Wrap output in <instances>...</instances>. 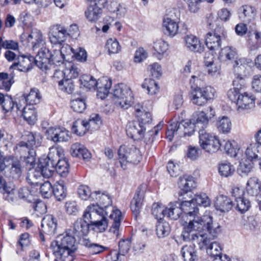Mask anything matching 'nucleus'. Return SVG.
I'll return each mask as SVG.
<instances>
[{
    "mask_svg": "<svg viewBox=\"0 0 261 261\" xmlns=\"http://www.w3.org/2000/svg\"><path fill=\"white\" fill-rule=\"evenodd\" d=\"M73 156L82 158L88 161L91 158V153L83 145L76 143L72 145L70 149Z\"/></svg>",
    "mask_w": 261,
    "mask_h": 261,
    "instance_id": "obj_27",
    "label": "nucleus"
},
{
    "mask_svg": "<svg viewBox=\"0 0 261 261\" xmlns=\"http://www.w3.org/2000/svg\"><path fill=\"white\" fill-rule=\"evenodd\" d=\"M102 9L91 4L89 6L85 14L86 18L90 21H96L100 16Z\"/></svg>",
    "mask_w": 261,
    "mask_h": 261,
    "instance_id": "obj_41",
    "label": "nucleus"
},
{
    "mask_svg": "<svg viewBox=\"0 0 261 261\" xmlns=\"http://www.w3.org/2000/svg\"><path fill=\"white\" fill-rule=\"evenodd\" d=\"M112 200L111 197L108 194L102 193L100 197L98 205L100 207H103L105 210L108 211V210L112 212L113 213V210H116L111 206Z\"/></svg>",
    "mask_w": 261,
    "mask_h": 261,
    "instance_id": "obj_54",
    "label": "nucleus"
},
{
    "mask_svg": "<svg viewBox=\"0 0 261 261\" xmlns=\"http://www.w3.org/2000/svg\"><path fill=\"white\" fill-rule=\"evenodd\" d=\"M217 235L213 237L212 234H208L197 244L200 249H205L207 254L217 259V256H219L221 254V247L220 244L214 240L216 238Z\"/></svg>",
    "mask_w": 261,
    "mask_h": 261,
    "instance_id": "obj_11",
    "label": "nucleus"
},
{
    "mask_svg": "<svg viewBox=\"0 0 261 261\" xmlns=\"http://www.w3.org/2000/svg\"><path fill=\"white\" fill-rule=\"evenodd\" d=\"M131 246V239L127 238L123 239L119 242V252L117 254V260L115 261H119L121 255L124 256L128 253Z\"/></svg>",
    "mask_w": 261,
    "mask_h": 261,
    "instance_id": "obj_48",
    "label": "nucleus"
},
{
    "mask_svg": "<svg viewBox=\"0 0 261 261\" xmlns=\"http://www.w3.org/2000/svg\"><path fill=\"white\" fill-rule=\"evenodd\" d=\"M214 204L216 208L222 212H228L233 205L230 198L223 195H220L216 197Z\"/></svg>",
    "mask_w": 261,
    "mask_h": 261,
    "instance_id": "obj_26",
    "label": "nucleus"
},
{
    "mask_svg": "<svg viewBox=\"0 0 261 261\" xmlns=\"http://www.w3.org/2000/svg\"><path fill=\"white\" fill-rule=\"evenodd\" d=\"M193 217L194 219L184 228L182 236L185 241L197 244L206 235L212 234L215 237L220 232V225L213 223L212 217L204 215L201 217L197 216Z\"/></svg>",
    "mask_w": 261,
    "mask_h": 261,
    "instance_id": "obj_1",
    "label": "nucleus"
},
{
    "mask_svg": "<svg viewBox=\"0 0 261 261\" xmlns=\"http://www.w3.org/2000/svg\"><path fill=\"white\" fill-rule=\"evenodd\" d=\"M190 98L192 102L198 106H203L206 103L200 88H196L190 93Z\"/></svg>",
    "mask_w": 261,
    "mask_h": 261,
    "instance_id": "obj_43",
    "label": "nucleus"
},
{
    "mask_svg": "<svg viewBox=\"0 0 261 261\" xmlns=\"http://www.w3.org/2000/svg\"><path fill=\"white\" fill-rule=\"evenodd\" d=\"M68 35L66 30L60 25L52 26L49 32L50 42L54 44H61Z\"/></svg>",
    "mask_w": 261,
    "mask_h": 261,
    "instance_id": "obj_16",
    "label": "nucleus"
},
{
    "mask_svg": "<svg viewBox=\"0 0 261 261\" xmlns=\"http://www.w3.org/2000/svg\"><path fill=\"white\" fill-rule=\"evenodd\" d=\"M170 227L168 222H159L156 225V232L159 238H164L169 235Z\"/></svg>",
    "mask_w": 261,
    "mask_h": 261,
    "instance_id": "obj_57",
    "label": "nucleus"
},
{
    "mask_svg": "<svg viewBox=\"0 0 261 261\" xmlns=\"http://www.w3.org/2000/svg\"><path fill=\"white\" fill-rule=\"evenodd\" d=\"M106 47L110 54H117L121 50V46L116 38H110L107 40Z\"/></svg>",
    "mask_w": 261,
    "mask_h": 261,
    "instance_id": "obj_63",
    "label": "nucleus"
},
{
    "mask_svg": "<svg viewBox=\"0 0 261 261\" xmlns=\"http://www.w3.org/2000/svg\"><path fill=\"white\" fill-rule=\"evenodd\" d=\"M64 70L65 77L71 80L77 77L80 74V70L78 66L72 63L66 64Z\"/></svg>",
    "mask_w": 261,
    "mask_h": 261,
    "instance_id": "obj_49",
    "label": "nucleus"
},
{
    "mask_svg": "<svg viewBox=\"0 0 261 261\" xmlns=\"http://www.w3.org/2000/svg\"><path fill=\"white\" fill-rule=\"evenodd\" d=\"M255 163L250 162L247 159L244 161L242 160L237 169L238 173L241 176L248 175V174L250 172L251 169L253 167V165Z\"/></svg>",
    "mask_w": 261,
    "mask_h": 261,
    "instance_id": "obj_50",
    "label": "nucleus"
},
{
    "mask_svg": "<svg viewBox=\"0 0 261 261\" xmlns=\"http://www.w3.org/2000/svg\"><path fill=\"white\" fill-rule=\"evenodd\" d=\"M47 138L55 143L68 141L69 132L64 127H50L47 130Z\"/></svg>",
    "mask_w": 261,
    "mask_h": 261,
    "instance_id": "obj_15",
    "label": "nucleus"
},
{
    "mask_svg": "<svg viewBox=\"0 0 261 261\" xmlns=\"http://www.w3.org/2000/svg\"><path fill=\"white\" fill-rule=\"evenodd\" d=\"M118 154L121 167L124 170L127 168L126 166L128 163L137 164L141 159L140 150L135 147L130 148L122 145L118 150Z\"/></svg>",
    "mask_w": 261,
    "mask_h": 261,
    "instance_id": "obj_7",
    "label": "nucleus"
},
{
    "mask_svg": "<svg viewBox=\"0 0 261 261\" xmlns=\"http://www.w3.org/2000/svg\"><path fill=\"white\" fill-rule=\"evenodd\" d=\"M1 193L3 198L8 202L13 201L14 198L15 186L10 181H6L1 178Z\"/></svg>",
    "mask_w": 261,
    "mask_h": 261,
    "instance_id": "obj_24",
    "label": "nucleus"
},
{
    "mask_svg": "<svg viewBox=\"0 0 261 261\" xmlns=\"http://www.w3.org/2000/svg\"><path fill=\"white\" fill-rule=\"evenodd\" d=\"M21 114L24 119L30 125H34L37 120V113L33 106L23 108V111Z\"/></svg>",
    "mask_w": 261,
    "mask_h": 261,
    "instance_id": "obj_35",
    "label": "nucleus"
},
{
    "mask_svg": "<svg viewBox=\"0 0 261 261\" xmlns=\"http://www.w3.org/2000/svg\"><path fill=\"white\" fill-rule=\"evenodd\" d=\"M28 40L32 44L33 50L40 48L44 44L41 32L38 30H34L28 37Z\"/></svg>",
    "mask_w": 261,
    "mask_h": 261,
    "instance_id": "obj_29",
    "label": "nucleus"
},
{
    "mask_svg": "<svg viewBox=\"0 0 261 261\" xmlns=\"http://www.w3.org/2000/svg\"><path fill=\"white\" fill-rule=\"evenodd\" d=\"M15 149V153L19 154L20 159H23L25 163L30 166V169L33 167L36 160L35 149L20 141L16 144Z\"/></svg>",
    "mask_w": 261,
    "mask_h": 261,
    "instance_id": "obj_12",
    "label": "nucleus"
},
{
    "mask_svg": "<svg viewBox=\"0 0 261 261\" xmlns=\"http://www.w3.org/2000/svg\"><path fill=\"white\" fill-rule=\"evenodd\" d=\"M249 36L251 49L255 50L259 48L261 46V33L257 30H249Z\"/></svg>",
    "mask_w": 261,
    "mask_h": 261,
    "instance_id": "obj_44",
    "label": "nucleus"
},
{
    "mask_svg": "<svg viewBox=\"0 0 261 261\" xmlns=\"http://www.w3.org/2000/svg\"><path fill=\"white\" fill-rule=\"evenodd\" d=\"M163 27L165 29V34L173 37L177 34L178 31V23L170 18L166 17L163 21Z\"/></svg>",
    "mask_w": 261,
    "mask_h": 261,
    "instance_id": "obj_34",
    "label": "nucleus"
},
{
    "mask_svg": "<svg viewBox=\"0 0 261 261\" xmlns=\"http://www.w3.org/2000/svg\"><path fill=\"white\" fill-rule=\"evenodd\" d=\"M199 138L201 147L210 153L218 151L222 145L217 137L207 133L204 129L199 131Z\"/></svg>",
    "mask_w": 261,
    "mask_h": 261,
    "instance_id": "obj_8",
    "label": "nucleus"
},
{
    "mask_svg": "<svg viewBox=\"0 0 261 261\" xmlns=\"http://www.w3.org/2000/svg\"><path fill=\"white\" fill-rule=\"evenodd\" d=\"M79 81L81 85L88 89L95 88L97 84L96 80L93 76L87 74L81 76Z\"/></svg>",
    "mask_w": 261,
    "mask_h": 261,
    "instance_id": "obj_55",
    "label": "nucleus"
},
{
    "mask_svg": "<svg viewBox=\"0 0 261 261\" xmlns=\"http://www.w3.org/2000/svg\"><path fill=\"white\" fill-rule=\"evenodd\" d=\"M137 117L138 118V122L139 124L146 129L147 127L148 126L149 124L152 121L151 115L149 112H143L141 114L138 113L137 114Z\"/></svg>",
    "mask_w": 261,
    "mask_h": 261,
    "instance_id": "obj_53",
    "label": "nucleus"
},
{
    "mask_svg": "<svg viewBox=\"0 0 261 261\" xmlns=\"http://www.w3.org/2000/svg\"><path fill=\"white\" fill-rule=\"evenodd\" d=\"M71 107L73 110L77 113H83L86 108L85 99L84 98H77L71 101Z\"/></svg>",
    "mask_w": 261,
    "mask_h": 261,
    "instance_id": "obj_60",
    "label": "nucleus"
},
{
    "mask_svg": "<svg viewBox=\"0 0 261 261\" xmlns=\"http://www.w3.org/2000/svg\"><path fill=\"white\" fill-rule=\"evenodd\" d=\"M145 128L142 127L137 121L129 122L126 125V132L127 135L134 139L143 138Z\"/></svg>",
    "mask_w": 261,
    "mask_h": 261,
    "instance_id": "obj_22",
    "label": "nucleus"
},
{
    "mask_svg": "<svg viewBox=\"0 0 261 261\" xmlns=\"http://www.w3.org/2000/svg\"><path fill=\"white\" fill-rule=\"evenodd\" d=\"M110 218L113 221L109 233L114 239H117L120 233V226L122 219L121 211L118 209L113 210V213L110 214Z\"/></svg>",
    "mask_w": 261,
    "mask_h": 261,
    "instance_id": "obj_17",
    "label": "nucleus"
},
{
    "mask_svg": "<svg viewBox=\"0 0 261 261\" xmlns=\"http://www.w3.org/2000/svg\"><path fill=\"white\" fill-rule=\"evenodd\" d=\"M236 105L239 112L253 109L255 107V97L251 94L244 92L241 94Z\"/></svg>",
    "mask_w": 261,
    "mask_h": 261,
    "instance_id": "obj_21",
    "label": "nucleus"
},
{
    "mask_svg": "<svg viewBox=\"0 0 261 261\" xmlns=\"http://www.w3.org/2000/svg\"><path fill=\"white\" fill-rule=\"evenodd\" d=\"M57 200L61 201L65 199L67 195V188L64 182L60 180L57 182L53 188V192Z\"/></svg>",
    "mask_w": 261,
    "mask_h": 261,
    "instance_id": "obj_37",
    "label": "nucleus"
},
{
    "mask_svg": "<svg viewBox=\"0 0 261 261\" xmlns=\"http://www.w3.org/2000/svg\"><path fill=\"white\" fill-rule=\"evenodd\" d=\"M260 185L258 183V179L256 177L250 178L246 186V191L248 195L251 196H257L259 193Z\"/></svg>",
    "mask_w": 261,
    "mask_h": 261,
    "instance_id": "obj_42",
    "label": "nucleus"
},
{
    "mask_svg": "<svg viewBox=\"0 0 261 261\" xmlns=\"http://www.w3.org/2000/svg\"><path fill=\"white\" fill-rule=\"evenodd\" d=\"M142 87L143 89H146L148 94L150 95L155 94L159 90L158 83L152 79H145L142 84Z\"/></svg>",
    "mask_w": 261,
    "mask_h": 261,
    "instance_id": "obj_47",
    "label": "nucleus"
},
{
    "mask_svg": "<svg viewBox=\"0 0 261 261\" xmlns=\"http://www.w3.org/2000/svg\"><path fill=\"white\" fill-rule=\"evenodd\" d=\"M184 42L186 47L189 50L194 53H200L203 51L204 46L196 36L187 35L184 37Z\"/></svg>",
    "mask_w": 261,
    "mask_h": 261,
    "instance_id": "obj_23",
    "label": "nucleus"
},
{
    "mask_svg": "<svg viewBox=\"0 0 261 261\" xmlns=\"http://www.w3.org/2000/svg\"><path fill=\"white\" fill-rule=\"evenodd\" d=\"M22 171L20 162L16 159L10 168V176L13 178L18 179L21 175Z\"/></svg>",
    "mask_w": 261,
    "mask_h": 261,
    "instance_id": "obj_59",
    "label": "nucleus"
},
{
    "mask_svg": "<svg viewBox=\"0 0 261 261\" xmlns=\"http://www.w3.org/2000/svg\"><path fill=\"white\" fill-rule=\"evenodd\" d=\"M84 245L86 247L90 253L92 254H98L108 249V248L98 244L91 242L89 240H85Z\"/></svg>",
    "mask_w": 261,
    "mask_h": 261,
    "instance_id": "obj_45",
    "label": "nucleus"
},
{
    "mask_svg": "<svg viewBox=\"0 0 261 261\" xmlns=\"http://www.w3.org/2000/svg\"><path fill=\"white\" fill-rule=\"evenodd\" d=\"M52 147L49 148V152L47 158L40 160L37 167L42 173V177L48 178L51 177L55 172L54 165L57 156H55L56 152Z\"/></svg>",
    "mask_w": 261,
    "mask_h": 261,
    "instance_id": "obj_10",
    "label": "nucleus"
},
{
    "mask_svg": "<svg viewBox=\"0 0 261 261\" xmlns=\"http://www.w3.org/2000/svg\"><path fill=\"white\" fill-rule=\"evenodd\" d=\"M226 32L221 25H217L212 32H208L205 37V44L210 50H217L225 39Z\"/></svg>",
    "mask_w": 261,
    "mask_h": 261,
    "instance_id": "obj_9",
    "label": "nucleus"
},
{
    "mask_svg": "<svg viewBox=\"0 0 261 261\" xmlns=\"http://www.w3.org/2000/svg\"><path fill=\"white\" fill-rule=\"evenodd\" d=\"M166 208H164L159 203H154L152 206V214L156 219L162 220L166 216Z\"/></svg>",
    "mask_w": 261,
    "mask_h": 261,
    "instance_id": "obj_58",
    "label": "nucleus"
},
{
    "mask_svg": "<svg viewBox=\"0 0 261 261\" xmlns=\"http://www.w3.org/2000/svg\"><path fill=\"white\" fill-rule=\"evenodd\" d=\"M144 189L143 186H139L130 202V208L136 217L139 214L143 203L145 195Z\"/></svg>",
    "mask_w": 261,
    "mask_h": 261,
    "instance_id": "obj_20",
    "label": "nucleus"
},
{
    "mask_svg": "<svg viewBox=\"0 0 261 261\" xmlns=\"http://www.w3.org/2000/svg\"><path fill=\"white\" fill-rule=\"evenodd\" d=\"M85 122L84 120L74 121L72 126V131L80 136L84 135L89 130L88 127L85 125Z\"/></svg>",
    "mask_w": 261,
    "mask_h": 261,
    "instance_id": "obj_56",
    "label": "nucleus"
},
{
    "mask_svg": "<svg viewBox=\"0 0 261 261\" xmlns=\"http://www.w3.org/2000/svg\"><path fill=\"white\" fill-rule=\"evenodd\" d=\"M113 100L116 107L127 109L134 102V97L130 88L124 84H119L114 87Z\"/></svg>",
    "mask_w": 261,
    "mask_h": 261,
    "instance_id": "obj_6",
    "label": "nucleus"
},
{
    "mask_svg": "<svg viewBox=\"0 0 261 261\" xmlns=\"http://www.w3.org/2000/svg\"><path fill=\"white\" fill-rule=\"evenodd\" d=\"M1 106L5 112L11 111L14 107L12 97L8 95H4L1 93Z\"/></svg>",
    "mask_w": 261,
    "mask_h": 261,
    "instance_id": "obj_64",
    "label": "nucleus"
},
{
    "mask_svg": "<svg viewBox=\"0 0 261 261\" xmlns=\"http://www.w3.org/2000/svg\"><path fill=\"white\" fill-rule=\"evenodd\" d=\"M180 208L182 214L190 217H195L197 216L198 208L195 205V203L190 201H184L180 202Z\"/></svg>",
    "mask_w": 261,
    "mask_h": 261,
    "instance_id": "obj_33",
    "label": "nucleus"
},
{
    "mask_svg": "<svg viewBox=\"0 0 261 261\" xmlns=\"http://www.w3.org/2000/svg\"><path fill=\"white\" fill-rule=\"evenodd\" d=\"M245 155L250 162H257L261 159V146L257 143L250 144L246 149Z\"/></svg>",
    "mask_w": 261,
    "mask_h": 261,
    "instance_id": "obj_25",
    "label": "nucleus"
},
{
    "mask_svg": "<svg viewBox=\"0 0 261 261\" xmlns=\"http://www.w3.org/2000/svg\"><path fill=\"white\" fill-rule=\"evenodd\" d=\"M52 149L55 150V152H56L55 155L57 156L56 161L55 162V171H56L57 173L61 177H67L69 173L70 167L67 159H61L63 155L62 148L53 147Z\"/></svg>",
    "mask_w": 261,
    "mask_h": 261,
    "instance_id": "obj_13",
    "label": "nucleus"
},
{
    "mask_svg": "<svg viewBox=\"0 0 261 261\" xmlns=\"http://www.w3.org/2000/svg\"><path fill=\"white\" fill-rule=\"evenodd\" d=\"M216 127L218 131L223 134L228 133L231 128V122L226 116L219 117L216 121Z\"/></svg>",
    "mask_w": 261,
    "mask_h": 261,
    "instance_id": "obj_39",
    "label": "nucleus"
},
{
    "mask_svg": "<svg viewBox=\"0 0 261 261\" xmlns=\"http://www.w3.org/2000/svg\"><path fill=\"white\" fill-rule=\"evenodd\" d=\"M235 171L234 167L227 162L220 163L219 166V172L222 176L227 177L233 174Z\"/></svg>",
    "mask_w": 261,
    "mask_h": 261,
    "instance_id": "obj_51",
    "label": "nucleus"
},
{
    "mask_svg": "<svg viewBox=\"0 0 261 261\" xmlns=\"http://www.w3.org/2000/svg\"><path fill=\"white\" fill-rule=\"evenodd\" d=\"M240 17L244 21H250L254 18L256 10L254 7L245 5L240 8L239 10Z\"/></svg>",
    "mask_w": 261,
    "mask_h": 261,
    "instance_id": "obj_36",
    "label": "nucleus"
},
{
    "mask_svg": "<svg viewBox=\"0 0 261 261\" xmlns=\"http://www.w3.org/2000/svg\"><path fill=\"white\" fill-rule=\"evenodd\" d=\"M192 201L194 202L199 205H202L204 207L209 206L211 203L210 198L205 193L196 194L194 198L192 199Z\"/></svg>",
    "mask_w": 261,
    "mask_h": 261,
    "instance_id": "obj_62",
    "label": "nucleus"
},
{
    "mask_svg": "<svg viewBox=\"0 0 261 261\" xmlns=\"http://www.w3.org/2000/svg\"><path fill=\"white\" fill-rule=\"evenodd\" d=\"M180 253L184 261H197L198 256L194 244L185 245L181 249Z\"/></svg>",
    "mask_w": 261,
    "mask_h": 261,
    "instance_id": "obj_31",
    "label": "nucleus"
},
{
    "mask_svg": "<svg viewBox=\"0 0 261 261\" xmlns=\"http://www.w3.org/2000/svg\"><path fill=\"white\" fill-rule=\"evenodd\" d=\"M195 119L176 121L171 123L168 127L166 136L169 141H172L175 136L177 137L190 136L194 133L196 124Z\"/></svg>",
    "mask_w": 261,
    "mask_h": 261,
    "instance_id": "obj_5",
    "label": "nucleus"
},
{
    "mask_svg": "<svg viewBox=\"0 0 261 261\" xmlns=\"http://www.w3.org/2000/svg\"><path fill=\"white\" fill-rule=\"evenodd\" d=\"M23 95L25 97L29 106H33L39 103L41 98L39 90L36 88H32L29 93L23 94Z\"/></svg>",
    "mask_w": 261,
    "mask_h": 261,
    "instance_id": "obj_38",
    "label": "nucleus"
},
{
    "mask_svg": "<svg viewBox=\"0 0 261 261\" xmlns=\"http://www.w3.org/2000/svg\"><path fill=\"white\" fill-rule=\"evenodd\" d=\"M76 244L75 236L67 230L51 242L50 247L54 254L61 261H73Z\"/></svg>",
    "mask_w": 261,
    "mask_h": 261,
    "instance_id": "obj_2",
    "label": "nucleus"
},
{
    "mask_svg": "<svg viewBox=\"0 0 261 261\" xmlns=\"http://www.w3.org/2000/svg\"><path fill=\"white\" fill-rule=\"evenodd\" d=\"M90 226L86 219L80 218L77 219L73 223L72 228L68 230L71 231V234L75 237L81 238L88 233Z\"/></svg>",
    "mask_w": 261,
    "mask_h": 261,
    "instance_id": "obj_18",
    "label": "nucleus"
},
{
    "mask_svg": "<svg viewBox=\"0 0 261 261\" xmlns=\"http://www.w3.org/2000/svg\"><path fill=\"white\" fill-rule=\"evenodd\" d=\"M166 211V216L173 220H177L182 214L180 202L178 201L170 202Z\"/></svg>",
    "mask_w": 261,
    "mask_h": 261,
    "instance_id": "obj_32",
    "label": "nucleus"
},
{
    "mask_svg": "<svg viewBox=\"0 0 261 261\" xmlns=\"http://www.w3.org/2000/svg\"><path fill=\"white\" fill-rule=\"evenodd\" d=\"M163 126V123L161 122L145 135L143 134V138H144V141L147 144L152 143L154 141L155 136L158 135L159 131L162 129Z\"/></svg>",
    "mask_w": 261,
    "mask_h": 261,
    "instance_id": "obj_52",
    "label": "nucleus"
},
{
    "mask_svg": "<svg viewBox=\"0 0 261 261\" xmlns=\"http://www.w3.org/2000/svg\"><path fill=\"white\" fill-rule=\"evenodd\" d=\"M109 212L100 207L98 205L92 204L85 211L83 217L86 219L92 229L99 232H104L108 226L107 216Z\"/></svg>",
    "mask_w": 261,
    "mask_h": 261,
    "instance_id": "obj_4",
    "label": "nucleus"
},
{
    "mask_svg": "<svg viewBox=\"0 0 261 261\" xmlns=\"http://www.w3.org/2000/svg\"><path fill=\"white\" fill-rule=\"evenodd\" d=\"M42 231L46 234L51 236L55 234L57 228V221L53 215H46L41 223Z\"/></svg>",
    "mask_w": 261,
    "mask_h": 261,
    "instance_id": "obj_19",
    "label": "nucleus"
},
{
    "mask_svg": "<svg viewBox=\"0 0 261 261\" xmlns=\"http://www.w3.org/2000/svg\"><path fill=\"white\" fill-rule=\"evenodd\" d=\"M97 84L95 87L97 88V96L101 98H105L109 93L110 89L112 86L110 81L106 79H102L96 81Z\"/></svg>",
    "mask_w": 261,
    "mask_h": 261,
    "instance_id": "obj_28",
    "label": "nucleus"
},
{
    "mask_svg": "<svg viewBox=\"0 0 261 261\" xmlns=\"http://www.w3.org/2000/svg\"><path fill=\"white\" fill-rule=\"evenodd\" d=\"M22 140L21 142L25 143L27 145L34 149L41 145V142L39 141L36 134L31 132H27L25 133L22 135Z\"/></svg>",
    "mask_w": 261,
    "mask_h": 261,
    "instance_id": "obj_40",
    "label": "nucleus"
},
{
    "mask_svg": "<svg viewBox=\"0 0 261 261\" xmlns=\"http://www.w3.org/2000/svg\"><path fill=\"white\" fill-rule=\"evenodd\" d=\"M35 57L36 65L42 70H47L52 65H60L63 63V53L65 48L71 50V46L64 45L60 49H54L53 51L43 45L40 47Z\"/></svg>",
    "mask_w": 261,
    "mask_h": 261,
    "instance_id": "obj_3",
    "label": "nucleus"
},
{
    "mask_svg": "<svg viewBox=\"0 0 261 261\" xmlns=\"http://www.w3.org/2000/svg\"><path fill=\"white\" fill-rule=\"evenodd\" d=\"M36 65L35 58L29 55L18 56L10 68L16 67L18 70L27 72L31 69L33 66Z\"/></svg>",
    "mask_w": 261,
    "mask_h": 261,
    "instance_id": "obj_14",
    "label": "nucleus"
},
{
    "mask_svg": "<svg viewBox=\"0 0 261 261\" xmlns=\"http://www.w3.org/2000/svg\"><path fill=\"white\" fill-rule=\"evenodd\" d=\"M178 185L182 191L187 193L196 187V183L192 176L185 175L179 177Z\"/></svg>",
    "mask_w": 261,
    "mask_h": 261,
    "instance_id": "obj_30",
    "label": "nucleus"
},
{
    "mask_svg": "<svg viewBox=\"0 0 261 261\" xmlns=\"http://www.w3.org/2000/svg\"><path fill=\"white\" fill-rule=\"evenodd\" d=\"M85 124H86V126H87L89 129L90 128H96V127H99V126L101 124V120L98 114H92L88 120H84Z\"/></svg>",
    "mask_w": 261,
    "mask_h": 261,
    "instance_id": "obj_61",
    "label": "nucleus"
},
{
    "mask_svg": "<svg viewBox=\"0 0 261 261\" xmlns=\"http://www.w3.org/2000/svg\"><path fill=\"white\" fill-rule=\"evenodd\" d=\"M237 56V54L235 48L226 46L221 49L219 58L223 61H226L236 59Z\"/></svg>",
    "mask_w": 261,
    "mask_h": 261,
    "instance_id": "obj_46",
    "label": "nucleus"
}]
</instances>
